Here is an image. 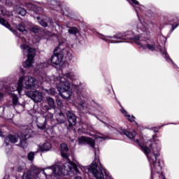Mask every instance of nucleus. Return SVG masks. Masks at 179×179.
<instances>
[{
	"mask_svg": "<svg viewBox=\"0 0 179 179\" xmlns=\"http://www.w3.org/2000/svg\"><path fill=\"white\" fill-rule=\"evenodd\" d=\"M130 1H131V2L134 3L135 5H139V1H138L136 0H130Z\"/></svg>",
	"mask_w": 179,
	"mask_h": 179,
	"instance_id": "obj_38",
	"label": "nucleus"
},
{
	"mask_svg": "<svg viewBox=\"0 0 179 179\" xmlns=\"http://www.w3.org/2000/svg\"><path fill=\"white\" fill-rule=\"evenodd\" d=\"M17 13L18 15H21V16H26L27 11H26V10H24L23 8L18 7L17 8Z\"/></svg>",
	"mask_w": 179,
	"mask_h": 179,
	"instance_id": "obj_21",
	"label": "nucleus"
},
{
	"mask_svg": "<svg viewBox=\"0 0 179 179\" xmlns=\"http://www.w3.org/2000/svg\"><path fill=\"white\" fill-rule=\"evenodd\" d=\"M59 166H52L48 169H45V171H43L45 176H51L52 174H59V172H57V170H59Z\"/></svg>",
	"mask_w": 179,
	"mask_h": 179,
	"instance_id": "obj_12",
	"label": "nucleus"
},
{
	"mask_svg": "<svg viewBox=\"0 0 179 179\" xmlns=\"http://www.w3.org/2000/svg\"><path fill=\"white\" fill-rule=\"evenodd\" d=\"M40 150L45 152V150H50L51 149V144L48 142H45L43 145L39 147Z\"/></svg>",
	"mask_w": 179,
	"mask_h": 179,
	"instance_id": "obj_16",
	"label": "nucleus"
},
{
	"mask_svg": "<svg viewBox=\"0 0 179 179\" xmlns=\"http://www.w3.org/2000/svg\"><path fill=\"white\" fill-rule=\"evenodd\" d=\"M45 92L48 93V94H51V96H54V94H55L56 93L55 89L54 88H51L50 90H45Z\"/></svg>",
	"mask_w": 179,
	"mask_h": 179,
	"instance_id": "obj_29",
	"label": "nucleus"
},
{
	"mask_svg": "<svg viewBox=\"0 0 179 179\" xmlns=\"http://www.w3.org/2000/svg\"><path fill=\"white\" fill-rule=\"evenodd\" d=\"M79 106L81 107L82 110H83V103H80Z\"/></svg>",
	"mask_w": 179,
	"mask_h": 179,
	"instance_id": "obj_42",
	"label": "nucleus"
},
{
	"mask_svg": "<svg viewBox=\"0 0 179 179\" xmlns=\"http://www.w3.org/2000/svg\"><path fill=\"white\" fill-rule=\"evenodd\" d=\"M98 138H101L102 139H103V138H104L103 137H100V136H99Z\"/></svg>",
	"mask_w": 179,
	"mask_h": 179,
	"instance_id": "obj_48",
	"label": "nucleus"
},
{
	"mask_svg": "<svg viewBox=\"0 0 179 179\" xmlns=\"http://www.w3.org/2000/svg\"><path fill=\"white\" fill-rule=\"evenodd\" d=\"M145 47L148 48L150 51H155L156 50V46L155 45L151 44V45H146Z\"/></svg>",
	"mask_w": 179,
	"mask_h": 179,
	"instance_id": "obj_28",
	"label": "nucleus"
},
{
	"mask_svg": "<svg viewBox=\"0 0 179 179\" xmlns=\"http://www.w3.org/2000/svg\"><path fill=\"white\" fill-rule=\"evenodd\" d=\"M59 53L62 55V59H64V58H69V59H71L72 55L71 54V52L68 50V49H63Z\"/></svg>",
	"mask_w": 179,
	"mask_h": 179,
	"instance_id": "obj_14",
	"label": "nucleus"
},
{
	"mask_svg": "<svg viewBox=\"0 0 179 179\" xmlns=\"http://www.w3.org/2000/svg\"><path fill=\"white\" fill-rule=\"evenodd\" d=\"M40 29H38V26H35L31 28V31H32V33H37L38 31H39Z\"/></svg>",
	"mask_w": 179,
	"mask_h": 179,
	"instance_id": "obj_32",
	"label": "nucleus"
},
{
	"mask_svg": "<svg viewBox=\"0 0 179 179\" xmlns=\"http://www.w3.org/2000/svg\"><path fill=\"white\" fill-rule=\"evenodd\" d=\"M3 20V18H1L0 17V24L2 22V20Z\"/></svg>",
	"mask_w": 179,
	"mask_h": 179,
	"instance_id": "obj_44",
	"label": "nucleus"
},
{
	"mask_svg": "<svg viewBox=\"0 0 179 179\" xmlns=\"http://www.w3.org/2000/svg\"><path fill=\"white\" fill-rule=\"evenodd\" d=\"M89 139V137L86 136H81L78 138V142L81 145H83L84 143H87V140Z\"/></svg>",
	"mask_w": 179,
	"mask_h": 179,
	"instance_id": "obj_24",
	"label": "nucleus"
},
{
	"mask_svg": "<svg viewBox=\"0 0 179 179\" xmlns=\"http://www.w3.org/2000/svg\"><path fill=\"white\" fill-rule=\"evenodd\" d=\"M39 24L41 26H43V27H48V24H47L45 22V21L41 20V21H39Z\"/></svg>",
	"mask_w": 179,
	"mask_h": 179,
	"instance_id": "obj_33",
	"label": "nucleus"
},
{
	"mask_svg": "<svg viewBox=\"0 0 179 179\" xmlns=\"http://www.w3.org/2000/svg\"><path fill=\"white\" fill-rule=\"evenodd\" d=\"M136 143H138L139 146H141V145H145V144H142V143H139V140L138 139L136 140Z\"/></svg>",
	"mask_w": 179,
	"mask_h": 179,
	"instance_id": "obj_39",
	"label": "nucleus"
},
{
	"mask_svg": "<svg viewBox=\"0 0 179 179\" xmlns=\"http://www.w3.org/2000/svg\"><path fill=\"white\" fill-rule=\"evenodd\" d=\"M57 120L59 122V124H64V122H65V120H66V118L65 117V115H64V114L59 113Z\"/></svg>",
	"mask_w": 179,
	"mask_h": 179,
	"instance_id": "obj_22",
	"label": "nucleus"
},
{
	"mask_svg": "<svg viewBox=\"0 0 179 179\" xmlns=\"http://www.w3.org/2000/svg\"><path fill=\"white\" fill-rule=\"evenodd\" d=\"M136 40H139V37L136 38Z\"/></svg>",
	"mask_w": 179,
	"mask_h": 179,
	"instance_id": "obj_46",
	"label": "nucleus"
},
{
	"mask_svg": "<svg viewBox=\"0 0 179 179\" xmlns=\"http://www.w3.org/2000/svg\"><path fill=\"white\" fill-rule=\"evenodd\" d=\"M33 135L31 129H27L21 133V138L18 145L20 148H27V139H30Z\"/></svg>",
	"mask_w": 179,
	"mask_h": 179,
	"instance_id": "obj_5",
	"label": "nucleus"
},
{
	"mask_svg": "<svg viewBox=\"0 0 179 179\" xmlns=\"http://www.w3.org/2000/svg\"><path fill=\"white\" fill-rule=\"evenodd\" d=\"M21 48L24 51H27V58L29 59H34V57L36 56V49L33 48H30L27 45H21Z\"/></svg>",
	"mask_w": 179,
	"mask_h": 179,
	"instance_id": "obj_8",
	"label": "nucleus"
},
{
	"mask_svg": "<svg viewBox=\"0 0 179 179\" xmlns=\"http://www.w3.org/2000/svg\"><path fill=\"white\" fill-rule=\"evenodd\" d=\"M17 171L18 173H22V171H23V167H22V166H19L17 167Z\"/></svg>",
	"mask_w": 179,
	"mask_h": 179,
	"instance_id": "obj_35",
	"label": "nucleus"
},
{
	"mask_svg": "<svg viewBox=\"0 0 179 179\" xmlns=\"http://www.w3.org/2000/svg\"><path fill=\"white\" fill-rule=\"evenodd\" d=\"M22 179H31V171L24 173L22 175Z\"/></svg>",
	"mask_w": 179,
	"mask_h": 179,
	"instance_id": "obj_26",
	"label": "nucleus"
},
{
	"mask_svg": "<svg viewBox=\"0 0 179 179\" xmlns=\"http://www.w3.org/2000/svg\"><path fill=\"white\" fill-rule=\"evenodd\" d=\"M114 38H117V40H125V37L120 36H115Z\"/></svg>",
	"mask_w": 179,
	"mask_h": 179,
	"instance_id": "obj_34",
	"label": "nucleus"
},
{
	"mask_svg": "<svg viewBox=\"0 0 179 179\" xmlns=\"http://www.w3.org/2000/svg\"><path fill=\"white\" fill-rule=\"evenodd\" d=\"M1 13H3V10H1Z\"/></svg>",
	"mask_w": 179,
	"mask_h": 179,
	"instance_id": "obj_47",
	"label": "nucleus"
},
{
	"mask_svg": "<svg viewBox=\"0 0 179 179\" xmlns=\"http://www.w3.org/2000/svg\"><path fill=\"white\" fill-rule=\"evenodd\" d=\"M17 101H19V98L17 97V96H13V104L14 106H17Z\"/></svg>",
	"mask_w": 179,
	"mask_h": 179,
	"instance_id": "obj_30",
	"label": "nucleus"
},
{
	"mask_svg": "<svg viewBox=\"0 0 179 179\" xmlns=\"http://www.w3.org/2000/svg\"><path fill=\"white\" fill-rule=\"evenodd\" d=\"M0 24L5 26V27H7V29H9L10 31L13 33V34H15V36H17V31H16V30L13 29V28H12L10 24H9V22H8V21H6L5 19L3 18Z\"/></svg>",
	"mask_w": 179,
	"mask_h": 179,
	"instance_id": "obj_13",
	"label": "nucleus"
},
{
	"mask_svg": "<svg viewBox=\"0 0 179 179\" xmlns=\"http://www.w3.org/2000/svg\"><path fill=\"white\" fill-rule=\"evenodd\" d=\"M128 117H129V121H130L131 122H134L135 117L134 116L131 117L130 115H129Z\"/></svg>",
	"mask_w": 179,
	"mask_h": 179,
	"instance_id": "obj_37",
	"label": "nucleus"
},
{
	"mask_svg": "<svg viewBox=\"0 0 179 179\" xmlns=\"http://www.w3.org/2000/svg\"><path fill=\"white\" fill-rule=\"evenodd\" d=\"M63 76L67 78V79H70V80H75V76L72 73H66L63 74Z\"/></svg>",
	"mask_w": 179,
	"mask_h": 179,
	"instance_id": "obj_25",
	"label": "nucleus"
},
{
	"mask_svg": "<svg viewBox=\"0 0 179 179\" xmlns=\"http://www.w3.org/2000/svg\"><path fill=\"white\" fill-rule=\"evenodd\" d=\"M122 114H127V110H122Z\"/></svg>",
	"mask_w": 179,
	"mask_h": 179,
	"instance_id": "obj_43",
	"label": "nucleus"
},
{
	"mask_svg": "<svg viewBox=\"0 0 179 179\" xmlns=\"http://www.w3.org/2000/svg\"><path fill=\"white\" fill-rule=\"evenodd\" d=\"M60 150H61V155L64 158L66 159L69 162V167L70 170H74L76 171V173H79V169H78V166L75 164V163L71 162L69 160V148H68V145L66 143H63L60 145Z\"/></svg>",
	"mask_w": 179,
	"mask_h": 179,
	"instance_id": "obj_4",
	"label": "nucleus"
},
{
	"mask_svg": "<svg viewBox=\"0 0 179 179\" xmlns=\"http://www.w3.org/2000/svg\"><path fill=\"white\" fill-rule=\"evenodd\" d=\"M27 157H28V160L33 162V160L34 159V152H29L27 155Z\"/></svg>",
	"mask_w": 179,
	"mask_h": 179,
	"instance_id": "obj_31",
	"label": "nucleus"
},
{
	"mask_svg": "<svg viewBox=\"0 0 179 179\" xmlns=\"http://www.w3.org/2000/svg\"><path fill=\"white\" fill-rule=\"evenodd\" d=\"M179 26L178 23H174L173 24H172V31L173 30H174L175 29H177V27Z\"/></svg>",
	"mask_w": 179,
	"mask_h": 179,
	"instance_id": "obj_36",
	"label": "nucleus"
},
{
	"mask_svg": "<svg viewBox=\"0 0 179 179\" xmlns=\"http://www.w3.org/2000/svg\"><path fill=\"white\" fill-rule=\"evenodd\" d=\"M66 115L69 127H75L76 125V115L71 112H67Z\"/></svg>",
	"mask_w": 179,
	"mask_h": 179,
	"instance_id": "obj_11",
	"label": "nucleus"
},
{
	"mask_svg": "<svg viewBox=\"0 0 179 179\" xmlns=\"http://www.w3.org/2000/svg\"><path fill=\"white\" fill-rule=\"evenodd\" d=\"M147 145H148L149 147H148V145L140 144V148L145 156H147L150 162L155 166L156 163H157V155L153 152L152 155L149 156V155H150V152L153 150V141L148 140L147 141Z\"/></svg>",
	"mask_w": 179,
	"mask_h": 179,
	"instance_id": "obj_3",
	"label": "nucleus"
},
{
	"mask_svg": "<svg viewBox=\"0 0 179 179\" xmlns=\"http://www.w3.org/2000/svg\"><path fill=\"white\" fill-rule=\"evenodd\" d=\"M17 138L19 137L12 134L8 135V139L11 142V143H16V142H17Z\"/></svg>",
	"mask_w": 179,
	"mask_h": 179,
	"instance_id": "obj_23",
	"label": "nucleus"
},
{
	"mask_svg": "<svg viewBox=\"0 0 179 179\" xmlns=\"http://www.w3.org/2000/svg\"><path fill=\"white\" fill-rule=\"evenodd\" d=\"M50 117H52V114H50Z\"/></svg>",
	"mask_w": 179,
	"mask_h": 179,
	"instance_id": "obj_49",
	"label": "nucleus"
},
{
	"mask_svg": "<svg viewBox=\"0 0 179 179\" xmlns=\"http://www.w3.org/2000/svg\"><path fill=\"white\" fill-rule=\"evenodd\" d=\"M25 6H26V8L29 9V10H33V9H34V8H35V6L31 3H26Z\"/></svg>",
	"mask_w": 179,
	"mask_h": 179,
	"instance_id": "obj_27",
	"label": "nucleus"
},
{
	"mask_svg": "<svg viewBox=\"0 0 179 179\" xmlns=\"http://www.w3.org/2000/svg\"><path fill=\"white\" fill-rule=\"evenodd\" d=\"M33 62H34V59L27 57V59L23 63L24 68H30L33 65Z\"/></svg>",
	"mask_w": 179,
	"mask_h": 179,
	"instance_id": "obj_17",
	"label": "nucleus"
},
{
	"mask_svg": "<svg viewBox=\"0 0 179 179\" xmlns=\"http://www.w3.org/2000/svg\"><path fill=\"white\" fill-rule=\"evenodd\" d=\"M55 82H56V85H57V87L58 92L62 99L65 100L70 99L71 96H72V90L71 87H69V83L66 81V79L62 77H57L55 78Z\"/></svg>",
	"mask_w": 179,
	"mask_h": 179,
	"instance_id": "obj_1",
	"label": "nucleus"
},
{
	"mask_svg": "<svg viewBox=\"0 0 179 179\" xmlns=\"http://www.w3.org/2000/svg\"><path fill=\"white\" fill-rule=\"evenodd\" d=\"M45 103H47L48 105H45L43 106V110H45V111H48L50 110H52V108H55V101L54 100V99L48 96L46 97Z\"/></svg>",
	"mask_w": 179,
	"mask_h": 179,
	"instance_id": "obj_9",
	"label": "nucleus"
},
{
	"mask_svg": "<svg viewBox=\"0 0 179 179\" xmlns=\"http://www.w3.org/2000/svg\"><path fill=\"white\" fill-rule=\"evenodd\" d=\"M27 96L31 99L34 103H41L45 97L44 94L38 90L27 92Z\"/></svg>",
	"mask_w": 179,
	"mask_h": 179,
	"instance_id": "obj_6",
	"label": "nucleus"
},
{
	"mask_svg": "<svg viewBox=\"0 0 179 179\" xmlns=\"http://www.w3.org/2000/svg\"><path fill=\"white\" fill-rule=\"evenodd\" d=\"M51 62L54 65H59L62 62V55L59 52L55 53L51 57Z\"/></svg>",
	"mask_w": 179,
	"mask_h": 179,
	"instance_id": "obj_10",
	"label": "nucleus"
},
{
	"mask_svg": "<svg viewBox=\"0 0 179 179\" xmlns=\"http://www.w3.org/2000/svg\"><path fill=\"white\" fill-rule=\"evenodd\" d=\"M41 129H45V125H43L42 127L38 126Z\"/></svg>",
	"mask_w": 179,
	"mask_h": 179,
	"instance_id": "obj_40",
	"label": "nucleus"
},
{
	"mask_svg": "<svg viewBox=\"0 0 179 179\" xmlns=\"http://www.w3.org/2000/svg\"><path fill=\"white\" fill-rule=\"evenodd\" d=\"M90 173H92L96 179H104L103 174V167L97 166V164H92L89 169Z\"/></svg>",
	"mask_w": 179,
	"mask_h": 179,
	"instance_id": "obj_7",
	"label": "nucleus"
},
{
	"mask_svg": "<svg viewBox=\"0 0 179 179\" xmlns=\"http://www.w3.org/2000/svg\"><path fill=\"white\" fill-rule=\"evenodd\" d=\"M3 99V94H0V101Z\"/></svg>",
	"mask_w": 179,
	"mask_h": 179,
	"instance_id": "obj_41",
	"label": "nucleus"
},
{
	"mask_svg": "<svg viewBox=\"0 0 179 179\" xmlns=\"http://www.w3.org/2000/svg\"><path fill=\"white\" fill-rule=\"evenodd\" d=\"M69 34H78V33H79V29L77 27H71L69 28V29L68 30Z\"/></svg>",
	"mask_w": 179,
	"mask_h": 179,
	"instance_id": "obj_20",
	"label": "nucleus"
},
{
	"mask_svg": "<svg viewBox=\"0 0 179 179\" xmlns=\"http://www.w3.org/2000/svg\"><path fill=\"white\" fill-rule=\"evenodd\" d=\"M124 135H126L127 138L129 139H134L136 136V131L135 130H133L131 132H129L127 130H123Z\"/></svg>",
	"mask_w": 179,
	"mask_h": 179,
	"instance_id": "obj_15",
	"label": "nucleus"
},
{
	"mask_svg": "<svg viewBox=\"0 0 179 179\" xmlns=\"http://www.w3.org/2000/svg\"><path fill=\"white\" fill-rule=\"evenodd\" d=\"M37 20H40V17H36Z\"/></svg>",
	"mask_w": 179,
	"mask_h": 179,
	"instance_id": "obj_45",
	"label": "nucleus"
},
{
	"mask_svg": "<svg viewBox=\"0 0 179 179\" xmlns=\"http://www.w3.org/2000/svg\"><path fill=\"white\" fill-rule=\"evenodd\" d=\"M87 144L90 145V147L92 148V149H94L96 146V141H94L93 138L88 137V140L87 141Z\"/></svg>",
	"mask_w": 179,
	"mask_h": 179,
	"instance_id": "obj_19",
	"label": "nucleus"
},
{
	"mask_svg": "<svg viewBox=\"0 0 179 179\" xmlns=\"http://www.w3.org/2000/svg\"><path fill=\"white\" fill-rule=\"evenodd\" d=\"M32 89L33 87H38V81L31 76L21 77L17 83V90L20 94L22 89Z\"/></svg>",
	"mask_w": 179,
	"mask_h": 179,
	"instance_id": "obj_2",
	"label": "nucleus"
},
{
	"mask_svg": "<svg viewBox=\"0 0 179 179\" xmlns=\"http://www.w3.org/2000/svg\"><path fill=\"white\" fill-rule=\"evenodd\" d=\"M117 43H121V41H117Z\"/></svg>",
	"mask_w": 179,
	"mask_h": 179,
	"instance_id": "obj_50",
	"label": "nucleus"
},
{
	"mask_svg": "<svg viewBox=\"0 0 179 179\" xmlns=\"http://www.w3.org/2000/svg\"><path fill=\"white\" fill-rule=\"evenodd\" d=\"M17 29L19 30L21 33H24V34H26V33H27L26 27H24V24L23 23H20L19 25H17Z\"/></svg>",
	"mask_w": 179,
	"mask_h": 179,
	"instance_id": "obj_18",
	"label": "nucleus"
}]
</instances>
